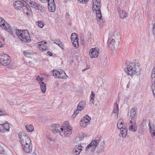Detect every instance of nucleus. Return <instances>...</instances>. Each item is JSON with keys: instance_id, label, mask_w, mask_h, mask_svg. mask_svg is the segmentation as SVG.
<instances>
[{"instance_id": "52", "label": "nucleus", "mask_w": 155, "mask_h": 155, "mask_svg": "<svg viewBox=\"0 0 155 155\" xmlns=\"http://www.w3.org/2000/svg\"><path fill=\"white\" fill-rule=\"evenodd\" d=\"M41 2H43V3H44L45 0H40Z\"/></svg>"}, {"instance_id": "32", "label": "nucleus", "mask_w": 155, "mask_h": 155, "mask_svg": "<svg viewBox=\"0 0 155 155\" xmlns=\"http://www.w3.org/2000/svg\"><path fill=\"white\" fill-rule=\"evenodd\" d=\"M113 36L116 39L120 38V31L119 29H116L114 32Z\"/></svg>"}, {"instance_id": "51", "label": "nucleus", "mask_w": 155, "mask_h": 155, "mask_svg": "<svg viewBox=\"0 0 155 155\" xmlns=\"http://www.w3.org/2000/svg\"><path fill=\"white\" fill-rule=\"evenodd\" d=\"M9 104L11 105H12L14 104V103L13 102H11L9 103Z\"/></svg>"}, {"instance_id": "11", "label": "nucleus", "mask_w": 155, "mask_h": 155, "mask_svg": "<svg viewBox=\"0 0 155 155\" xmlns=\"http://www.w3.org/2000/svg\"><path fill=\"white\" fill-rule=\"evenodd\" d=\"M36 79L39 84L41 91L43 93H45L46 90V86L44 82V79L39 76H38L37 77Z\"/></svg>"}, {"instance_id": "54", "label": "nucleus", "mask_w": 155, "mask_h": 155, "mask_svg": "<svg viewBox=\"0 0 155 155\" xmlns=\"http://www.w3.org/2000/svg\"><path fill=\"white\" fill-rule=\"evenodd\" d=\"M70 0H65V1L67 2L68 1H70Z\"/></svg>"}, {"instance_id": "42", "label": "nucleus", "mask_w": 155, "mask_h": 155, "mask_svg": "<svg viewBox=\"0 0 155 155\" xmlns=\"http://www.w3.org/2000/svg\"><path fill=\"white\" fill-rule=\"evenodd\" d=\"M38 26L41 28H42L44 26L42 22L41 21H38L37 22Z\"/></svg>"}, {"instance_id": "4", "label": "nucleus", "mask_w": 155, "mask_h": 155, "mask_svg": "<svg viewBox=\"0 0 155 155\" xmlns=\"http://www.w3.org/2000/svg\"><path fill=\"white\" fill-rule=\"evenodd\" d=\"M18 137L21 147L31 142L30 137L23 131H21L19 133Z\"/></svg>"}, {"instance_id": "44", "label": "nucleus", "mask_w": 155, "mask_h": 155, "mask_svg": "<svg viewBox=\"0 0 155 155\" xmlns=\"http://www.w3.org/2000/svg\"><path fill=\"white\" fill-rule=\"evenodd\" d=\"M78 113V110H75L73 114L72 115V117H73V118H74Z\"/></svg>"}, {"instance_id": "40", "label": "nucleus", "mask_w": 155, "mask_h": 155, "mask_svg": "<svg viewBox=\"0 0 155 155\" xmlns=\"http://www.w3.org/2000/svg\"><path fill=\"white\" fill-rule=\"evenodd\" d=\"M152 88L153 89V94L154 97H155V81H152Z\"/></svg>"}, {"instance_id": "19", "label": "nucleus", "mask_w": 155, "mask_h": 155, "mask_svg": "<svg viewBox=\"0 0 155 155\" xmlns=\"http://www.w3.org/2000/svg\"><path fill=\"white\" fill-rule=\"evenodd\" d=\"M90 57L91 58H97L98 55V52L96 48H92L89 51Z\"/></svg>"}, {"instance_id": "27", "label": "nucleus", "mask_w": 155, "mask_h": 155, "mask_svg": "<svg viewBox=\"0 0 155 155\" xmlns=\"http://www.w3.org/2000/svg\"><path fill=\"white\" fill-rule=\"evenodd\" d=\"M48 9L51 12H54L55 9V6L54 0H48Z\"/></svg>"}, {"instance_id": "53", "label": "nucleus", "mask_w": 155, "mask_h": 155, "mask_svg": "<svg viewBox=\"0 0 155 155\" xmlns=\"http://www.w3.org/2000/svg\"><path fill=\"white\" fill-rule=\"evenodd\" d=\"M87 70V68H85V69H84L83 70H82V71H86V70Z\"/></svg>"}, {"instance_id": "12", "label": "nucleus", "mask_w": 155, "mask_h": 155, "mask_svg": "<svg viewBox=\"0 0 155 155\" xmlns=\"http://www.w3.org/2000/svg\"><path fill=\"white\" fill-rule=\"evenodd\" d=\"M91 117L88 115H86L81 119L80 124L82 127H86L90 123Z\"/></svg>"}, {"instance_id": "45", "label": "nucleus", "mask_w": 155, "mask_h": 155, "mask_svg": "<svg viewBox=\"0 0 155 155\" xmlns=\"http://www.w3.org/2000/svg\"><path fill=\"white\" fill-rule=\"evenodd\" d=\"M4 150L3 148L0 144V154H2L4 153Z\"/></svg>"}, {"instance_id": "20", "label": "nucleus", "mask_w": 155, "mask_h": 155, "mask_svg": "<svg viewBox=\"0 0 155 155\" xmlns=\"http://www.w3.org/2000/svg\"><path fill=\"white\" fill-rule=\"evenodd\" d=\"M118 104L117 103H115L114 105V109L112 113V116L117 119L118 117Z\"/></svg>"}, {"instance_id": "21", "label": "nucleus", "mask_w": 155, "mask_h": 155, "mask_svg": "<svg viewBox=\"0 0 155 155\" xmlns=\"http://www.w3.org/2000/svg\"><path fill=\"white\" fill-rule=\"evenodd\" d=\"M21 147L23 150L26 153H31L32 151V146L31 142Z\"/></svg>"}, {"instance_id": "43", "label": "nucleus", "mask_w": 155, "mask_h": 155, "mask_svg": "<svg viewBox=\"0 0 155 155\" xmlns=\"http://www.w3.org/2000/svg\"><path fill=\"white\" fill-rule=\"evenodd\" d=\"M80 3H82L83 4H86L88 1V0H78Z\"/></svg>"}, {"instance_id": "34", "label": "nucleus", "mask_w": 155, "mask_h": 155, "mask_svg": "<svg viewBox=\"0 0 155 155\" xmlns=\"http://www.w3.org/2000/svg\"><path fill=\"white\" fill-rule=\"evenodd\" d=\"M26 3L28 4H29L31 5L30 7H32L37 9H38L37 4L35 2L31 1L30 0H26Z\"/></svg>"}, {"instance_id": "24", "label": "nucleus", "mask_w": 155, "mask_h": 155, "mask_svg": "<svg viewBox=\"0 0 155 155\" xmlns=\"http://www.w3.org/2000/svg\"><path fill=\"white\" fill-rule=\"evenodd\" d=\"M118 46V43H117L114 39H112L110 41L109 44V47L111 50H114L116 49Z\"/></svg>"}, {"instance_id": "36", "label": "nucleus", "mask_w": 155, "mask_h": 155, "mask_svg": "<svg viewBox=\"0 0 155 155\" xmlns=\"http://www.w3.org/2000/svg\"><path fill=\"white\" fill-rule=\"evenodd\" d=\"M54 43L58 45L61 48L63 49V46L61 42L59 40L57 39L54 40L53 41Z\"/></svg>"}, {"instance_id": "31", "label": "nucleus", "mask_w": 155, "mask_h": 155, "mask_svg": "<svg viewBox=\"0 0 155 155\" xmlns=\"http://www.w3.org/2000/svg\"><path fill=\"white\" fill-rule=\"evenodd\" d=\"M87 136L88 135L86 133H81L79 134L78 137L77 138V140L81 141L86 138Z\"/></svg>"}, {"instance_id": "23", "label": "nucleus", "mask_w": 155, "mask_h": 155, "mask_svg": "<svg viewBox=\"0 0 155 155\" xmlns=\"http://www.w3.org/2000/svg\"><path fill=\"white\" fill-rule=\"evenodd\" d=\"M61 126H60L59 124H53L51 125V128L53 132L55 133H59L61 130Z\"/></svg>"}, {"instance_id": "17", "label": "nucleus", "mask_w": 155, "mask_h": 155, "mask_svg": "<svg viewBox=\"0 0 155 155\" xmlns=\"http://www.w3.org/2000/svg\"><path fill=\"white\" fill-rule=\"evenodd\" d=\"M148 125L149 127L150 132L152 137L155 140V126L152 122L149 121Z\"/></svg>"}, {"instance_id": "47", "label": "nucleus", "mask_w": 155, "mask_h": 155, "mask_svg": "<svg viewBox=\"0 0 155 155\" xmlns=\"http://www.w3.org/2000/svg\"><path fill=\"white\" fill-rule=\"evenodd\" d=\"M0 113L1 114H2V115H4V111H3L1 109H0Z\"/></svg>"}, {"instance_id": "41", "label": "nucleus", "mask_w": 155, "mask_h": 155, "mask_svg": "<svg viewBox=\"0 0 155 155\" xmlns=\"http://www.w3.org/2000/svg\"><path fill=\"white\" fill-rule=\"evenodd\" d=\"M24 54L27 57H29L32 54V53L27 51L23 52Z\"/></svg>"}, {"instance_id": "14", "label": "nucleus", "mask_w": 155, "mask_h": 155, "mask_svg": "<svg viewBox=\"0 0 155 155\" xmlns=\"http://www.w3.org/2000/svg\"><path fill=\"white\" fill-rule=\"evenodd\" d=\"M83 147L81 145H78L75 146L73 149L72 153L73 155H79L82 150Z\"/></svg>"}, {"instance_id": "28", "label": "nucleus", "mask_w": 155, "mask_h": 155, "mask_svg": "<svg viewBox=\"0 0 155 155\" xmlns=\"http://www.w3.org/2000/svg\"><path fill=\"white\" fill-rule=\"evenodd\" d=\"M24 1H17L13 3L14 8L17 9H20L24 7Z\"/></svg>"}, {"instance_id": "9", "label": "nucleus", "mask_w": 155, "mask_h": 155, "mask_svg": "<svg viewBox=\"0 0 155 155\" xmlns=\"http://www.w3.org/2000/svg\"><path fill=\"white\" fill-rule=\"evenodd\" d=\"M53 75L55 78L59 79H66L68 78V76L63 71H58L56 70H53Z\"/></svg>"}, {"instance_id": "30", "label": "nucleus", "mask_w": 155, "mask_h": 155, "mask_svg": "<svg viewBox=\"0 0 155 155\" xmlns=\"http://www.w3.org/2000/svg\"><path fill=\"white\" fill-rule=\"evenodd\" d=\"M86 106V102L84 101L80 102L78 106V110L81 111Z\"/></svg>"}, {"instance_id": "2", "label": "nucleus", "mask_w": 155, "mask_h": 155, "mask_svg": "<svg viewBox=\"0 0 155 155\" xmlns=\"http://www.w3.org/2000/svg\"><path fill=\"white\" fill-rule=\"evenodd\" d=\"M72 128L68 122H64L61 126L60 135L63 137H69L72 133Z\"/></svg>"}, {"instance_id": "56", "label": "nucleus", "mask_w": 155, "mask_h": 155, "mask_svg": "<svg viewBox=\"0 0 155 155\" xmlns=\"http://www.w3.org/2000/svg\"><path fill=\"white\" fill-rule=\"evenodd\" d=\"M48 138H49V139H50V140H51V139L49 137H48Z\"/></svg>"}, {"instance_id": "48", "label": "nucleus", "mask_w": 155, "mask_h": 155, "mask_svg": "<svg viewBox=\"0 0 155 155\" xmlns=\"http://www.w3.org/2000/svg\"><path fill=\"white\" fill-rule=\"evenodd\" d=\"M148 155H155L154 153L152 152H149Z\"/></svg>"}, {"instance_id": "13", "label": "nucleus", "mask_w": 155, "mask_h": 155, "mask_svg": "<svg viewBox=\"0 0 155 155\" xmlns=\"http://www.w3.org/2000/svg\"><path fill=\"white\" fill-rule=\"evenodd\" d=\"M71 42L74 46L76 48H78L79 45L78 35L75 33H72L71 35Z\"/></svg>"}, {"instance_id": "46", "label": "nucleus", "mask_w": 155, "mask_h": 155, "mask_svg": "<svg viewBox=\"0 0 155 155\" xmlns=\"http://www.w3.org/2000/svg\"><path fill=\"white\" fill-rule=\"evenodd\" d=\"M153 34L155 35V23L153 25Z\"/></svg>"}, {"instance_id": "10", "label": "nucleus", "mask_w": 155, "mask_h": 155, "mask_svg": "<svg viewBox=\"0 0 155 155\" xmlns=\"http://www.w3.org/2000/svg\"><path fill=\"white\" fill-rule=\"evenodd\" d=\"M11 62L9 57L6 54L0 55V63L2 65L7 66Z\"/></svg>"}, {"instance_id": "25", "label": "nucleus", "mask_w": 155, "mask_h": 155, "mask_svg": "<svg viewBox=\"0 0 155 155\" xmlns=\"http://www.w3.org/2000/svg\"><path fill=\"white\" fill-rule=\"evenodd\" d=\"M38 43V48L40 50L46 51L48 49L46 42L41 41Z\"/></svg>"}, {"instance_id": "22", "label": "nucleus", "mask_w": 155, "mask_h": 155, "mask_svg": "<svg viewBox=\"0 0 155 155\" xmlns=\"http://www.w3.org/2000/svg\"><path fill=\"white\" fill-rule=\"evenodd\" d=\"M22 9L23 12L28 16H31L32 14L31 8L29 5H26V6H24Z\"/></svg>"}, {"instance_id": "50", "label": "nucleus", "mask_w": 155, "mask_h": 155, "mask_svg": "<svg viewBox=\"0 0 155 155\" xmlns=\"http://www.w3.org/2000/svg\"><path fill=\"white\" fill-rule=\"evenodd\" d=\"M48 55H49L50 56H51L52 55V54L50 52L48 51Z\"/></svg>"}, {"instance_id": "3", "label": "nucleus", "mask_w": 155, "mask_h": 155, "mask_svg": "<svg viewBox=\"0 0 155 155\" xmlns=\"http://www.w3.org/2000/svg\"><path fill=\"white\" fill-rule=\"evenodd\" d=\"M15 31L16 35L21 41L28 43L30 42V37L27 30L21 31L19 29H16L15 30Z\"/></svg>"}, {"instance_id": "37", "label": "nucleus", "mask_w": 155, "mask_h": 155, "mask_svg": "<svg viewBox=\"0 0 155 155\" xmlns=\"http://www.w3.org/2000/svg\"><path fill=\"white\" fill-rule=\"evenodd\" d=\"M105 142L103 141L101 143V145L99 147L100 151L99 153H102V152L104 151V146H105Z\"/></svg>"}, {"instance_id": "29", "label": "nucleus", "mask_w": 155, "mask_h": 155, "mask_svg": "<svg viewBox=\"0 0 155 155\" xmlns=\"http://www.w3.org/2000/svg\"><path fill=\"white\" fill-rule=\"evenodd\" d=\"M120 17L121 18H124L127 16V13L123 10L118 8L117 10Z\"/></svg>"}, {"instance_id": "7", "label": "nucleus", "mask_w": 155, "mask_h": 155, "mask_svg": "<svg viewBox=\"0 0 155 155\" xmlns=\"http://www.w3.org/2000/svg\"><path fill=\"white\" fill-rule=\"evenodd\" d=\"M0 26L5 30L7 31L11 35H13L14 32V30L11 28V26L9 25L1 17H0Z\"/></svg>"}, {"instance_id": "35", "label": "nucleus", "mask_w": 155, "mask_h": 155, "mask_svg": "<svg viewBox=\"0 0 155 155\" xmlns=\"http://www.w3.org/2000/svg\"><path fill=\"white\" fill-rule=\"evenodd\" d=\"M26 130L28 132H31L34 130V128L32 125L30 124H27L25 126Z\"/></svg>"}, {"instance_id": "18", "label": "nucleus", "mask_w": 155, "mask_h": 155, "mask_svg": "<svg viewBox=\"0 0 155 155\" xmlns=\"http://www.w3.org/2000/svg\"><path fill=\"white\" fill-rule=\"evenodd\" d=\"M148 125L149 127L150 132L152 137L155 140V126L152 122L149 121Z\"/></svg>"}, {"instance_id": "6", "label": "nucleus", "mask_w": 155, "mask_h": 155, "mask_svg": "<svg viewBox=\"0 0 155 155\" xmlns=\"http://www.w3.org/2000/svg\"><path fill=\"white\" fill-rule=\"evenodd\" d=\"M123 120L122 119L119 120L117 123V127L120 130V133L122 135L123 137H125L127 134V129L125 126L124 125Z\"/></svg>"}, {"instance_id": "55", "label": "nucleus", "mask_w": 155, "mask_h": 155, "mask_svg": "<svg viewBox=\"0 0 155 155\" xmlns=\"http://www.w3.org/2000/svg\"><path fill=\"white\" fill-rule=\"evenodd\" d=\"M3 114H1L0 113V116L2 115Z\"/></svg>"}, {"instance_id": "1", "label": "nucleus", "mask_w": 155, "mask_h": 155, "mask_svg": "<svg viewBox=\"0 0 155 155\" xmlns=\"http://www.w3.org/2000/svg\"><path fill=\"white\" fill-rule=\"evenodd\" d=\"M127 74L133 77L134 75L138 76L140 75L142 69L140 66L135 62H129L127 66Z\"/></svg>"}, {"instance_id": "26", "label": "nucleus", "mask_w": 155, "mask_h": 155, "mask_svg": "<svg viewBox=\"0 0 155 155\" xmlns=\"http://www.w3.org/2000/svg\"><path fill=\"white\" fill-rule=\"evenodd\" d=\"M137 109L136 107H133L130 110L129 117L130 120H136V111Z\"/></svg>"}, {"instance_id": "49", "label": "nucleus", "mask_w": 155, "mask_h": 155, "mask_svg": "<svg viewBox=\"0 0 155 155\" xmlns=\"http://www.w3.org/2000/svg\"><path fill=\"white\" fill-rule=\"evenodd\" d=\"M3 46V44L0 41V48L2 47Z\"/></svg>"}, {"instance_id": "5", "label": "nucleus", "mask_w": 155, "mask_h": 155, "mask_svg": "<svg viewBox=\"0 0 155 155\" xmlns=\"http://www.w3.org/2000/svg\"><path fill=\"white\" fill-rule=\"evenodd\" d=\"M101 137L100 136L99 138V140H95L92 141L87 147H86L85 152L90 154L92 153L94 151L98 143H99V140L101 139Z\"/></svg>"}, {"instance_id": "39", "label": "nucleus", "mask_w": 155, "mask_h": 155, "mask_svg": "<svg viewBox=\"0 0 155 155\" xmlns=\"http://www.w3.org/2000/svg\"><path fill=\"white\" fill-rule=\"evenodd\" d=\"M152 81H155V66L153 68L152 72L151 74Z\"/></svg>"}, {"instance_id": "8", "label": "nucleus", "mask_w": 155, "mask_h": 155, "mask_svg": "<svg viewBox=\"0 0 155 155\" xmlns=\"http://www.w3.org/2000/svg\"><path fill=\"white\" fill-rule=\"evenodd\" d=\"M94 6H92V10L96 13V19L97 21V22L99 23H102L103 22V18H102L101 10V6H100L99 7H98V6H97L96 8L95 7L94 8Z\"/></svg>"}, {"instance_id": "15", "label": "nucleus", "mask_w": 155, "mask_h": 155, "mask_svg": "<svg viewBox=\"0 0 155 155\" xmlns=\"http://www.w3.org/2000/svg\"><path fill=\"white\" fill-rule=\"evenodd\" d=\"M130 125L129 127V130L133 132H136L137 129L136 120H130Z\"/></svg>"}, {"instance_id": "16", "label": "nucleus", "mask_w": 155, "mask_h": 155, "mask_svg": "<svg viewBox=\"0 0 155 155\" xmlns=\"http://www.w3.org/2000/svg\"><path fill=\"white\" fill-rule=\"evenodd\" d=\"M0 130L2 133L9 132V126L8 123L6 122L3 124H0Z\"/></svg>"}, {"instance_id": "38", "label": "nucleus", "mask_w": 155, "mask_h": 155, "mask_svg": "<svg viewBox=\"0 0 155 155\" xmlns=\"http://www.w3.org/2000/svg\"><path fill=\"white\" fill-rule=\"evenodd\" d=\"M95 97V94L94 92L93 91H91V94L90 96V102L94 104V101Z\"/></svg>"}, {"instance_id": "33", "label": "nucleus", "mask_w": 155, "mask_h": 155, "mask_svg": "<svg viewBox=\"0 0 155 155\" xmlns=\"http://www.w3.org/2000/svg\"><path fill=\"white\" fill-rule=\"evenodd\" d=\"M102 5L101 2V0H93V6H94V8L95 7H100Z\"/></svg>"}]
</instances>
